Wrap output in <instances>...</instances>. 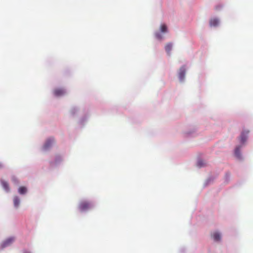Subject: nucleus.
<instances>
[{
	"label": "nucleus",
	"mask_w": 253,
	"mask_h": 253,
	"mask_svg": "<svg viewBox=\"0 0 253 253\" xmlns=\"http://www.w3.org/2000/svg\"><path fill=\"white\" fill-rule=\"evenodd\" d=\"M212 237L214 241H218L220 240V235L219 233L215 232L212 234Z\"/></svg>",
	"instance_id": "7"
},
{
	"label": "nucleus",
	"mask_w": 253,
	"mask_h": 253,
	"mask_svg": "<svg viewBox=\"0 0 253 253\" xmlns=\"http://www.w3.org/2000/svg\"><path fill=\"white\" fill-rule=\"evenodd\" d=\"M172 44L171 43H168L165 46V50L169 55H170V52L172 49Z\"/></svg>",
	"instance_id": "6"
},
{
	"label": "nucleus",
	"mask_w": 253,
	"mask_h": 253,
	"mask_svg": "<svg viewBox=\"0 0 253 253\" xmlns=\"http://www.w3.org/2000/svg\"><path fill=\"white\" fill-rule=\"evenodd\" d=\"M12 242V239H8L7 240H6L5 242H4L1 245V249H3L6 246L9 245L11 242Z\"/></svg>",
	"instance_id": "9"
},
{
	"label": "nucleus",
	"mask_w": 253,
	"mask_h": 253,
	"mask_svg": "<svg viewBox=\"0 0 253 253\" xmlns=\"http://www.w3.org/2000/svg\"><path fill=\"white\" fill-rule=\"evenodd\" d=\"M156 36L159 39H161L162 38V36L159 33L156 34Z\"/></svg>",
	"instance_id": "16"
},
{
	"label": "nucleus",
	"mask_w": 253,
	"mask_h": 253,
	"mask_svg": "<svg viewBox=\"0 0 253 253\" xmlns=\"http://www.w3.org/2000/svg\"><path fill=\"white\" fill-rule=\"evenodd\" d=\"M53 93L55 96H60L65 93V91L63 88H56L54 90Z\"/></svg>",
	"instance_id": "4"
},
{
	"label": "nucleus",
	"mask_w": 253,
	"mask_h": 253,
	"mask_svg": "<svg viewBox=\"0 0 253 253\" xmlns=\"http://www.w3.org/2000/svg\"><path fill=\"white\" fill-rule=\"evenodd\" d=\"M1 167V166L0 165V168Z\"/></svg>",
	"instance_id": "18"
},
{
	"label": "nucleus",
	"mask_w": 253,
	"mask_h": 253,
	"mask_svg": "<svg viewBox=\"0 0 253 253\" xmlns=\"http://www.w3.org/2000/svg\"><path fill=\"white\" fill-rule=\"evenodd\" d=\"M23 253H31L27 251H24Z\"/></svg>",
	"instance_id": "17"
},
{
	"label": "nucleus",
	"mask_w": 253,
	"mask_h": 253,
	"mask_svg": "<svg viewBox=\"0 0 253 253\" xmlns=\"http://www.w3.org/2000/svg\"><path fill=\"white\" fill-rule=\"evenodd\" d=\"M54 141V139L52 138L48 139L43 146V149L44 150L48 149L52 145Z\"/></svg>",
	"instance_id": "2"
},
{
	"label": "nucleus",
	"mask_w": 253,
	"mask_h": 253,
	"mask_svg": "<svg viewBox=\"0 0 253 253\" xmlns=\"http://www.w3.org/2000/svg\"><path fill=\"white\" fill-rule=\"evenodd\" d=\"M13 203L15 208H18L20 204V200L18 197H15L13 199Z\"/></svg>",
	"instance_id": "10"
},
{
	"label": "nucleus",
	"mask_w": 253,
	"mask_h": 253,
	"mask_svg": "<svg viewBox=\"0 0 253 253\" xmlns=\"http://www.w3.org/2000/svg\"><path fill=\"white\" fill-rule=\"evenodd\" d=\"M161 31L162 32H167V27L165 24H162L161 26Z\"/></svg>",
	"instance_id": "15"
},
{
	"label": "nucleus",
	"mask_w": 253,
	"mask_h": 253,
	"mask_svg": "<svg viewBox=\"0 0 253 253\" xmlns=\"http://www.w3.org/2000/svg\"><path fill=\"white\" fill-rule=\"evenodd\" d=\"M1 184H2V187L5 190H6V191L9 190V186H8V184L7 183V182L4 181H2Z\"/></svg>",
	"instance_id": "12"
},
{
	"label": "nucleus",
	"mask_w": 253,
	"mask_h": 253,
	"mask_svg": "<svg viewBox=\"0 0 253 253\" xmlns=\"http://www.w3.org/2000/svg\"><path fill=\"white\" fill-rule=\"evenodd\" d=\"M205 162H204V159H199V160L197 162V166L199 168H201L205 166Z\"/></svg>",
	"instance_id": "11"
},
{
	"label": "nucleus",
	"mask_w": 253,
	"mask_h": 253,
	"mask_svg": "<svg viewBox=\"0 0 253 253\" xmlns=\"http://www.w3.org/2000/svg\"><path fill=\"white\" fill-rule=\"evenodd\" d=\"M240 148H241L240 146H238L236 148V149L235 150V154L236 157H238L240 156Z\"/></svg>",
	"instance_id": "14"
},
{
	"label": "nucleus",
	"mask_w": 253,
	"mask_h": 253,
	"mask_svg": "<svg viewBox=\"0 0 253 253\" xmlns=\"http://www.w3.org/2000/svg\"><path fill=\"white\" fill-rule=\"evenodd\" d=\"M249 133V130H243L240 136V139L241 142L244 143L246 141Z\"/></svg>",
	"instance_id": "3"
},
{
	"label": "nucleus",
	"mask_w": 253,
	"mask_h": 253,
	"mask_svg": "<svg viewBox=\"0 0 253 253\" xmlns=\"http://www.w3.org/2000/svg\"><path fill=\"white\" fill-rule=\"evenodd\" d=\"M27 191V189L26 188V187H19V189H18V192L20 194H25Z\"/></svg>",
	"instance_id": "13"
},
{
	"label": "nucleus",
	"mask_w": 253,
	"mask_h": 253,
	"mask_svg": "<svg viewBox=\"0 0 253 253\" xmlns=\"http://www.w3.org/2000/svg\"><path fill=\"white\" fill-rule=\"evenodd\" d=\"M218 24V20L216 18L211 19L210 21V25L211 26H216Z\"/></svg>",
	"instance_id": "8"
},
{
	"label": "nucleus",
	"mask_w": 253,
	"mask_h": 253,
	"mask_svg": "<svg viewBox=\"0 0 253 253\" xmlns=\"http://www.w3.org/2000/svg\"><path fill=\"white\" fill-rule=\"evenodd\" d=\"M92 207V205L87 201H82L79 205V209L81 211H86Z\"/></svg>",
	"instance_id": "1"
},
{
	"label": "nucleus",
	"mask_w": 253,
	"mask_h": 253,
	"mask_svg": "<svg viewBox=\"0 0 253 253\" xmlns=\"http://www.w3.org/2000/svg\"><path fill=\"white\" fill-rule=\"evenodd\" d=\"M185 72L186 70L184 67H182L180 68L178 73V77L181 81L183 80L185 77Z\"/></svg>",
	"instance_id": "5"
}]
</instances>
